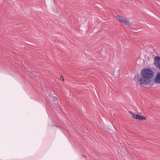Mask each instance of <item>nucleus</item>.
I'll return each instance as SVG.
<instances>
[{
    "label": "nucleus",
    "instance_id": "1",
    "mask_svg": "<svg viewBox=\"0 0 160 160\" xmlns=\"http://www.w3.org/2000/svg\"><path fill=\"white\" fill-rule=\"evenodd\" d=\"M141 76L137 77V82L139 84L147 85L152 82L154 76L153 72L148 68H145L141 72Z\"/></svg>",
    "mask_w": 160,
    "mask_h": 160
},
{
    "label": "nucleus",
    "instance_id": "2",
    "mask_svg": "<svg viewBox=\"0 0 160 160\" xmlns=\"http://www.w3.org/2000/svg\"><path fill=\"white\" fill-rule=\"evenodd\" d=\"M129 113L132 115V118L134 119L143 120H146V117L145 116H141L138 114L135 115L134 113L132 112H129Z\"/></svg>",
    "mask_w": 160,
    "mask_h": 160
},
{
    "label": "nucleus",
    "instance_id": "3",
    "mask_svg": "<svg viewBox=\"0 0 160 160\" xmlns=\"http://www.w3.org/2000/svg\"><path fill=\"white\" fill-rule=\"evenodd\" d=\"M116 18L119 21L125 24H128L129 22V21L125 18H123L121 16L117 15L116 16Z\"/></svg>",
    "mask_w": 160,
    "mask_h": 160
},
{
    "label": "nucleus",
    "instance_id": "4",
    "mask_svg": "<svg viewBox=\"0 0 160 160\" xmlns=\"http://www.w3.org/2000/svg\"><path fill=\"white\" fill-rule=\"evenodd\" d=\"M160 57L156 56L154 60V64L156 67L160 69Z\"/></svg>",
    "mask_w": 160,
    "mask_h": 160
},
{
    "label": "nucleus",
    "instance_id": "5",
    "mask_svg": "<svg viewBox=\"0 0 160 160\" xmlns=\"http://www.w3.org/2000/svg\"><path fill=\"white\" fill-rule=\"evenodd\" d=\"M154 81L156 83L160 84V72L157 73L156 77L154 79Z\"/></svg>",
    "mask_w": 160,
    "mask_h": 160
},
{
    "label": "nucleus",
    "instance_id": "6",
    "mask_svg": "<svg viewBox=\"0 0 160 160\" xmlns=\"http://www.w3.org/2000/svg\"><path fill=\"white\" fill-rule=\"evenodd\" d=\"M53 99H54L55 100V99H57V98H54Z\"/></svg>",
    "mask_w": 160,
    "mask_h": 160
},
{
    "label": "nucleus",
    "instance_id": "7",
    "mask_svg": "<svg viewBox=\"0 0 160 160\" xmlns=\"http://www.w3.org/2000/svg\"><path fill=\"white\" fill-rule=\"evenodd\" d=\"M63 81H64V79H63Z\"/></svg>",
    "mask_w": 160,
    "mask_h": 160
}]
</instances>
